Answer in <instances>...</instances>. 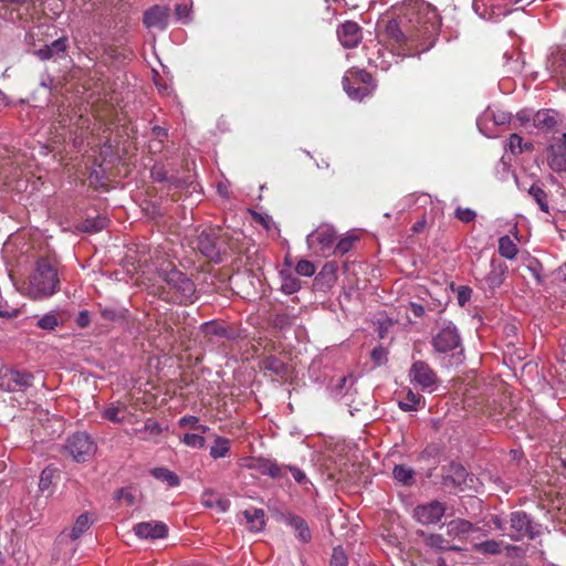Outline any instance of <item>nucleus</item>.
Here are the masks:
<instances>
[{"mask_svg":"<svg viewBox=\"0 0 566 566\" xmlns=\"http://www.w3.org/2000/svg\"><path fill=\"white\" fill-rule=\"evenodd\" d=\"M116 497L118 500H124L129 505L134 504V502H135L134 494L125 491L124 489H120L117 491Z\"/></svg>","mask_w":566,"mask_h":566,"instance_id":"4d7b16f0","label":"nucleus"},{"mask_svg":"<svg viewBox=\"0 0 566 566\" xmlns=\"http://www.w3.org/2000/svg\"><path fill=\"white\" fill-rule=\"evenodd\" d=\"M423 402L424 400L422 396L415 394L409 389L405 400L399 402V407L403 411H412L417 410Z\"/></svg>","mask_w":566,"mask_h":566,"instance_id":"72a5a7b5","label":"nucleus"},{"mask_svg":"<svg viewBox=\"0 0 566 566\" xmlns=\"http://www.w3.org/2000/svg\"><path fill=\"white\" fill-rule=\"evenodd\" d=\"M473 482L467 469L460 463H450L442 468V485L450 491H464Z\"/></svg>","mask_w":566,"mask_h":566,"instance_id":"39448f33","label":"nucleus"},{"mask_svg":"<svg viewBox=\"0 0 566 566\" xmlns=\"http://www.w3.org/2000/svg\"><path fill=\"white\" fill-rule=\"evenodd\" d=\"M560 61L563 69L559 71L562 77L566 81V50L560 52Z\"/></svg>","mask_w":566,"mask_h":566,"instance_id":"69168bd1","label":"nucleus"},{"mask_svg":"<svg viewBox=\"0 0 566 566\" xmlns=\"http://www.w3.org/2000/svg\"><path fill=\"white\" fill-rule=\"evenodd\" d=\"M150 176H151L153 180L156 182H164V181L169 180V178L167 176V170L161 165H155L151 168Z\"/></svg>","mask_w":566,"mask_h":566,"instance_id":"8fccbe9b","label":"nucleus"},{"mask_svg":"<svg viewBox=\"0 0 566 566\" xmlns=\"http://www.w3.org/2000/svg\"><path fill=\"white\" fill-rule=\"evenodd\" d=\"M454 216L457 219H459L460 221H462L464 223H470V222L474 221V219L476 218V213L474 210H472L470 208H462V207H458L455 209Z\"/></svg>","mask_w":566,"mask_h":566,"instance_id":"79ce46f5","label":"nucleus"},{"mask_svg":"<svg viewBox=\"0 0 566 566\" xmlns=\"http://www.w3.org/2000/svg\"><path fill=\"white\" fill-rule=\"evenodd\" d=\"M426 219L422 218L421 220L417 221L416 223H413V226L411 227V230L412 232L415 233H419L423 230V228L426 227Z\"/></svg>","mask_w":566,"mask_h":566,"instance_id":"0e129e2a","label":"nucleus"},{"mask_svg":"<svg viewBox=\"0 0 566 566\" xmlns=\"http://www.w3.org/2000/svg\"><path fill=\"white\" fill-rule=\"evenodd\" d=\"M410 381L417 384L422 390L432 392L439 385L437 373L424 360H417L409 370Z\"/></svg>","mask_w":566,"mask_h":566,"instance_id":"423d86ee","label":"nucleus"},{"mask_svg":"<svg viewBox=\"0 0 566 566\" xmlns=\"http://www.w3.org/2000/svg\"><path fill=\"white\" fill-rule=\"evenodd\" d=\"M101 315L103 318H105L107 321H115L118 317L117 312L113 308L102 310Z\"/></svg>","mask_w":566,"mask_h":566,"instance_id":"052dcab7","label":"nucleus"},{"mask_svg":"<svg viewBox=\"0 0 566 566\" xmlns=\"http://www.w3.org/2000/svg\"><path fill=\"white\" fill-rule=\"evenodd\" d=\"M181 442L190 448L203 449L206 447V439L202 434L198 433H186Z\"/></svg>","mask_w":566,"mask_h":566,"instance_id":"e433bc0d","label":"nucleus"},{"mask_svg":"<svg viewBox=\"0 0 566 566\" xmlns=\"http://www.w3.org/2000/svg\"><path fill=\"white\" fill-rule=\"evenodd\" d=\"M355 240L356 239L354 237H347V238L340 239L334 248V254L335 255H344L345 253H347L353 248Z\"/></svg>","mask_w":566,"mask_h":566,"instance_id":"58836bf2","label":"nucleus"},{"mask_svg":"<svg viewBox=\"0 0 566 566\" xmlns=\"http://www.w3.org/2000/svg\"><path fill=\"white\" fill-rule=\"evenodd\" d=\"M250 531L261 532L265 526V513L262 509H248L243 512Z\"/></svg>","mask_w":566,"mask_h":566,"instance_id":"4be33fe9","label":"nucleus"},{"mask_svg":"<svg viewBox=\"0 0 566 566\" xmlns=\"http://www.w3.org/2000/svg\"><path fill=\"white\" fill-rule=\"evenodd\" d=\"M331 566H347L348 559L342 547H335L331 558Z\"/></svg>","mask_w":566,"mask_h":566,"instance_id":"c03bdc74","label":"nucleus"},{"mask_svg":"<svg viewBox=\"0 0 566 566\" xmlns=\"http://www.w3.org/2000/svg\"><path fill=\"white\" fill-rule=\"evenodd\" d=\"M120 411L122 409L119 407H109L104 410L103 417L114 423H122L124 421V417H119Z\"/></svg>","mask_w":566,"mask_h":566,"instance_id":"de8ad7c7","label":"nucleus"},{"mask_svg":"<svg viewBox=\"0 0 566 566\" xmlns=\"http://www.w3.org/2000/svg\"><path fill=\"white\" fill-rule=\"evenodd\" d=\"M287 470L292 473L294 480L298 484H304L307 482L306 474L297 467L287 465Z\"/></svg>","mask_w":566,"mask_h":566,"instance_id":"864d4df0","label":"nucleus"},{"mask_svg":"<svg viewBox=\"0 0 566 566\" xmlns=\"http://www.w3.org/2000/svg\"><path fill=\"white\" fill-rule=\"evenodd\" d=\"M528 195L535 200L543 212L549 213L548 196L544 189L537 185H532Z\"/></svg>","mask_w":566,"mask_h":566,"instance_id":"2f4dec72","label":"nucleus"},{"mask_svg":"<svg viewBox=\"0 0 566 566\" xmlns=\"http://www.w3.org/2000/svg\"><path fill=\"white\" fill-rule=\"evenodd\" d=\"M135 534L139 538L159 539L168 535V527L164 522H140L134 526Z\"/></svg>","mask_w":566,"mask_h":566,"instance_id":"ddd939ff","label":"nucleus"},{"mask_svg":"<svg viewBox=\"0 0 566 566\" xmlns=\"http://www.w3.org/2000/svg\"><path fill=\"white\" fill-rule=\"evenodd\" d=\"M139 431L145 432L150 437H158L159 434H161L163 428L157 421L153 419H147L146 422L144 423L143 429H140Z\"/></svg>","mask_w":566,"mask_h":566,"instance_id":"37998d69","label":"nucleus"},{"mask_svg":"<svg viewBox=\"0 0 566 566\" xmlns=\"http://www.w3.org/2000/svg\"><path fill=\"white\" fill-rule=\"evenodd\" d=\"M55 472L56 470L52 468H45L42 471L39 481V488L41 491H46L51 488Z\"/></svg>","mask_w":566,"mask_h":566,"instance_id":"4c0bfd02","label":"nucleus"},{"mask_svg":"<svg viewBox=\"0 0 566 566\" xmlns=\"http://www.w3.org/2000/svg\"><path fill=\"white\" fill-rule=\"evenodd\" d=\"M33 2V0H0V17L4 20L15 21L20 18V13L15 9H9V6H23Z\"/></svg>","mask_w":566,"mask_h":566,"instance_id":"b1692460","label":"nucleus"},{"mask_svg":"<svg viewBox=\"0 0 566 566\" xmlns=\"http://www.w3.org/2000/svg\"><path fill=\"white\" fill-rule=\"evenodd\" d=\"M311 239L312 242L318 243L322 252H325L326 250L332 249L336 240V232L333 228L322 227L311 234Z\"/></svg>","mask_w":566,"mask_h":566,"instance_id":"aec40b11","label":"nucleus"},{"mask_svg":"<svg viewBox=\"0 0 566 566\" xmlns=\"http://www.w3.org/2000/svg\"><path fill=\"white\" fill-rule=\"evenodd\" d=\"M59 324V321L55 315L49 314L44 315L42 318L38 321V326L42 329H54Z\"/></svg>","mask_w":566,"mask_h":566,"instance_id":"09e8293b","label":"nucleus"},{"mask_svg":"<svg viewBox=\"0 0 566 566\" xmlns=\"http://www.w3.org/2000/svg\"><path fill=\"white\" fill-rule=\"evenodd\" d=\"M199 422V418L196 416H185L178 420V426L180 428H195V426Z\"/></svg>","mask_w":566,"mask_h":566,"instance_id":"6e6d98bb","label":"nucleus"},{"mask_svg":"<svg viewBox=\"0 0 566 566\" xmlns=\"http://www.w3.org/2000/svg\"><path fill=\"white\" fill-rule=\"evenodd\" d=\"M460 344V334L451 322L444 323L431 339L432 347L440 354L452 352L458 348Z\"/></svg>","mask_w":566,"mask_h":566,"instance_id":"0eeeda50","label":"nucleus"},{"mask_svg":"<svg viewBox=\"0 0 566 566\" xmlns=\"http://www.w3.org/2000/svg\"><path fill=\"white\" fill-rule=\"evenodd\" d=\"M109 219L106 216L87 218L81 224V230L87 233H96L107 228Z\"/></svg>","mask_w":566,"mask_h":566,"instance_id":"a878e982","label":"nucleus"},{"mask_svg":"<svg viewBox=\"0 0 566 566\" xmlns=\"http://www.w3.org/2000/svg\"><path fill=\"white\" fill-rule=\"evenodd\" d=\"M446 513V505L439 501H431L423 505H418L413 511V516L420 524L430 525L440 522Z\"/></svg>","mask_w":566,"mask_h":566,"instance_id":"f8f14e48","label":"nucleus"},{"mask_svg":"<svg viewBox=\"0 0 566 566\" xmlns=\"http://www.w3.org/2000/svg\"><path fill=\"white\" fill-rule=\"evenodd\" d=\"M518 249L509 235L499 239V254L507 260H513L517 255Z\"/></svg>","mask_w":566,"mask_h":566,"instance_id":"bb28decb","label":"nucleus"},{"mask_svg":"<svg viewBox=\"0 0 566 566\" xmlns=\"http://www.w3.org/2000/svg\"><path fill=\"white\" fill-rule=\"evenodd\" d=\"M511 533L509 536L513 541H521L524 537L535 538L537 532L534 531V524L530 515L523 511H515L510 514Z\"/></svg>","mask_w":566,"mask_h":566,"instance_id":"6e6552de","label":"nucleus"},{"mask_svg":"<svg viewBox=\"0 0 566 566\" xmlns=\"http://www.w3.org/2000/svg\"><path fill=\"white\" fill-rule=\"evenodd\" d=\"M272 460L269 459H258L254 468L259 470L262 474L268 475V470Z\"/></svg>","mask_w":566,"mask_h":566,"instance_id":"13d9d810","label":"nucleus"},{"mask_svg":"<svg viewBox=\"0 0 566 566\" xmlns=\"http://www.w3.org/2000/svg\"><path fill=\"white\" fill-rule=\"evenodd\" d=\"M36 55L41 59V60H49L51 57H53V53L52 51L48 48V45H45L44 48L40 49L36 51Z\"/></svg>","mask_w":566,"mask_h":566,"instance_id":"680f3d73","label":"nucleus"},{"mask_svg":"<svg viewBox=\"0 0 566 566\" xmlns=\"http://www.w3.org/2000/svg\"><path fill=\"white\" fill-rule=\"evenodd\" d=\"M151 475L159 480L165 482L168 486L175 488L180 484L179 476L171 470L165 467L154 468L150 471Z\"/></svg>","mask_w":566,"mask_h":566,"instance_id":"393cba45","label":"nucleus"},{"mask_svg":"<svg viewBox=\"0 0 566 566\" xmlns=\"http://www.w3.org/2000/svg\"><path fill=\"white\" fill-rule=\"evenodd\" d=\"M301 289V281L293 275H285L282 277L281 290L285 294L290 295L297 292Z\"/></svg>","mask_w":566,"mask_h":566,"instance_id":"c9c22d12","label":"nucleus"},{"mask_svg":"<svg viewBox=\"0 0 566 566\" xmlns=\"http://www.w3.org/2000/svg\"><path fill=\"white\" fill-rule=\"evenodd\" d=\"M20 310L19 308H8L7 305H3L1 302H0V317L2 318H15L20 315Z\"/></svg>","mask_w":566,"mask_h":566,"instance_id":"5fc2aeb1","label":"nucleus"},{"mask_svg":"<svg viewBox=\"0 0 566 566\" xmlns=\"http://www.w3.org/2000/svg\"><path fill=\"white\" fill-rule=\"evenodd\" d=\"M154 286L155 294L169 303L187 305L197 298L193 281L171 262H163L157 269Z\"/></svg>","mask_w":566,"mask_h":566,"instance_id":"f257e3e1","label":"nucleus"},{"mask_svg":"<svg viewBox=\"0 0 566 566\" xmlns=\"http://www.w3.org/2000/svg\"><path fill=\"white\" fill-rule=\"evenodd\" d=\"M403 21L401 19H390L385 24V36L398 48L407 44L409 35L402 30Z\"/></svg>","mask_w":566,"mask_h":566,"instance_id":"dca6fc26","label":"nucleus"},{"mask_svg":"<svg viewBox=\"0 0 566 566\" xmlns=\"http://www.w3.org/2000/svg\"><path fill=\"white\" fill-rule=\"evenodd\" d=\"M59 287V262L55 258L40 256L29 276L27 295L33 300H42L54 295Z\"/></svg>","mask_w":566,"mask_h":566,"instance_id":"f03ea898","label":"nucleus"},{"mask_svg":"<svg viewBox=\"0 0 566 566\" xmlns=\"http://www.w3.org/2000/svg\"><path fill=\"white\" fill-rule=\"evenodd\" d=\"M48 48L52 51L53 56L59 55L60 53H64L67 48V39L60 38L48 45Z\"/></svg>","mask_w":566,"mask_h":566,"instance_id":"3c124183","label":"nucleus"},{"mask_svg":"<svg viewBox=\"0 0 566 566\" xmlns=\"http://www.w3.org/2000/svg\"><path fill=\"white\" fill-rule=\"evenodd\" d=\"M230 444L228 438L217 436L213 446L210 448V457L214 460L227 457L230 452Z\"/></svg>","mask_w":566,"mask_h":566,"instance_id":"c85d7f7f","label":"nucleus"},{"mask_svg":"<svg viewBox=\"0 0 566 566\" xmlns=\"http://www.w3.org/2000/svg\"><path fill=\"white\" fill-rule=\"evenodd\" d=\"M286 471L287 465L279 464L277 462L272 461L268 470V475L271 476L272 479L280 480L285 478Z\"/></svg>","mask_w":566,"mask_h":566,"instance_id":"ea45409f","label":"nucleus"},{"mask_svg":"<svg viewBox=\"0 0 566 566\" xmlns=\"http://www.w3.org/2000/svg\"><path fill=\"white\" fill-rule=\"evenodd\" d=\"M216 505L219 507L220 511L224 512L229 507V501L219 499V500H217Z\"/></svg>","mask_w":566,"mask_h":566,"instance_id":"774afa93","label":"nucleus"},{"mask_svg":"<svg viewBox=\"0 0 566 566\" xmlns=\"http://www.w3.org/2000/svg\"><path fill=\"white\" fill-rule=\"evenodd\" d=\"M260 367L281 378L287 374V365L281 358L273 355L264 357L260 361Z\"/></svg>","mask_w":566,"mask_h":566,"instance_id":"412c9836","label":"nucleus"},{"mask_svg":"<svg viewBox=\"0 0 566 566\" xmlns=\"http://www.w3.org/2000/svg\"><path fill=\"white\" fill-rule=\"evenodd\" d=\"M342 84L347 95L355 101H363L375 88L371 74L357 67H352L345 73Z\"/></svg>","mask_w":566,"mask_h":566,"instance_id":"7ed1b4c3","label":"nucleus"},{"mask_svg":"<svg viewBox=\"0 0 566 566\" xmlns=\"http://www.w3.org/2000/svg\"><path fill=\"white\" fill-rule=\"evenodd\" d=\"M424 536V543L431 548H434L437 551H459L460 548L458 546H449L447 539L441 534H426Z\"/></svg>","mask_w":566,"mask_h":566,"instance_id":"cd10ccee","label":"nucleus"},{"mask_svg":"<svg viewBox=\"0 0 566 566\" xmlns=\"http://www.w3.org/2000/svg\"><path fill=\"white\" fill-rule=\"evenodd\" d=\"M410 310L416 317H421L424 314L423 306L418 303H410Z\"/></svg>","mask_w":566,"mask_h":566,"instance_id":"e2e57ef3","label":"nucleus"},{"mask_svg":"<svg viewBox=\"0 0 566 566\" xmlns=\"http://www.w3.org/2000/svg\"><path fill=\"white\" fill-rule=\"evenodd\" d=\"M286 523L293 528L295 536L303 543H308L312 538V534L308 527L307 522L294 514H289L286 516Z\"/></svg>","mask_w":566,"mask_h":566,"instance_id":"6ab92c4d","label":"nucleus"},{"mask_svg":"<svg viewBox=\"0 0 566 566\" xmlns=\"http://www.w3.org/2000/svg\"><path fill=\"white\" fill-rule=\"evenodd\" d=\"M471 295H472V290L469 286H465V285L459 286L458 295H457L458 303L461 306H463L467 302L470 301Z\"/></svg>","mask_w":566,"mask_h":566,"instance_id":"603ef678","label":"nucleus"},{"mask_svg":"<svg viewBox=\"0 0 566 566\" xmlns=\"http://www.w3.org/2000/svg\"><path fill=\"white\" fill-rule=\"evenodd\" d=\"M492 524H493V525H494V527H495L496 530H499V531H504V528H505V527H504V523H503L502 518H501V517H499V516H493V517H492Z\"/></svg>","mask_w":566,"mask_h":566,"instance_id":"338daca9","label":"nucleus"},{"mask_svg":"<svg viewBox=\"0 0 566 566\" xmlns=\"http://www.w3.org/2000/svg\"><path fill=\"white\" fill-rule=\"evenodd\" d=\"M197 248L210 261H222L221 241L214 230H203L198 237Z\"/></svg>","mask_w":566,"mask_h":566,"instance_id":"1a4fd4ad","label":"nucleus"},{"mask_svg":"<svg viewBox=\"0 0 566 566\" xmlns=\"http://www.w3.org/2000/svg\"><path fill=\"white\" fill-rule=\"evenodd\" d=\"M90 526L91 521L87 513L81 514L69 533V537L73 541L80 538L90 528Z\"/></svg>","mask_w":566,"mask_h":566,"instance_id":"7c9ffc66","label":"nucleus"},{"mask_svg":"<svg viewBox=\"0 0 566 566\" xmlns=\"http://www.w3.org/2000/svg\"><path fill=\"white\" fill-rule=\"evenodd\" d=\"M295 271L302 276H312L315 273V265L307 260H301L297 262Z\"/></svg>","mask_w":566,"mask_h":566,"instance_id":"a19ab883","label":"nucleus"},{"mask_svg":"<svg viewBox=\"0 0 566 566\" xmlns=\"http://www.w3.org/2000/svg\"><path fill=\"white\" fill-rule=\"evenodd\" d=\"M33 382V375L28 371L6 369L0 375V385L8 391H23Z\"/></svg>","mask_w":566,"mask_h":566,"instance_id":"9d476101","label":"nucleus"},{"mask_svg":"<svg viewBox=\"0 0 566 566\" xmlns=\"http://www.w3.org/2000/svg\"><path fill=\"white\" fill-rule=\"evenodd\" d=\"M547 165L555 172H566V133L547 148Z\"/></svg>","mask_w":566,"mask_h":566,"instance_id":"9b49d317","label":"nucleus"},{"mask_svg":"<svg viewBox=\"0 0 566 566\" xmlns=\"http://www.w3.org/2000/svg\"><path fill=\"white\" fill-rule=\"evenodd\" d=\"M392 475L395 480L402 483L403 485H412L415 482V471L413 469L405 465L397 464L394 467Z\"/></svg>","mask_w":566,"mask_h":566,"instance_id":"c756f323","label":"nucleus"},{"mask_svg":"<svg viewBox=\"0 0 566 566\" xmlns=\"http://www.w3.org/2000/svg\"><path fill=\"white\" fill-rule=\"evenodd\" d=\"M559 122V115L554 109H541L533 116V125L539 130L552 132L554 130Z\"/></svg>","mask_w":566,"mask_h":566,"instance_id":"f3484780","label":"nucleus"},{"mask_svg":"<svg viewBox=\"0 0 566 566\" xmlns=\"http://www.w3.org/2000/svg\"><path fill=\"white\" fill-rule=\"evenodd\" d=\"M200 331L207 338H211L213 336L220 338H231L229 335L228 328L217 321L205 322L200 325Z\"/></svg>","mask_w":566,"mask_h":566,"instance_id":"5701e85b","label":"nucleus"},{"mask_svg":"<svg viewBox=\"0 0 566 566\" xmlns=\"http://www.w3.org/2000/svg\"><path fill=\"white\" fill-rule=\"evenodd\" d=\"M507 149L513 155H520L524 150L533 149V145L531 143L523 144V138L518 134H511L507 142Z\"/></svg>","mask_w":566,"mask_h":566,"instance_id":"473e14b6","label":"nucleus"},{"mask_svg":"<svg viewBox=\"0 0 566 566\" xmlns=\"http://www.w3.org/2000/svg\"><path fill=\"white\" fill-rule=\"evenodd\" d=\"M76 323L80 327H86L90 324V315L87 311L80 312Z\"/></svg>","mask_w":566,"mask_h":566,"instance_id":"bf43d9fd","label":"nucleus"},{"mask_svg":"<svg viewBox=\"0 0 566 566\" xmlns=\"http://www.w3.org/2000/svg\"><path fill=\"white\" fill-rule=\"evenodd\" d=\"M501 542L489 539L473 545L474 551L482 554L496 555L501 553Z\"/></svg>","mask_w":566,"mask_h":566,"instance_id":"f704fd0d","label":"nucleus"},{"mask_svg":"<svg viewBox=\"0 0 566 566\" xmlns=\"http://www.w3.org/2000/svg\"><path fill=\"white\" fill-rule=\"evenodd\" d=\"M486 115H491L493 122L495 125L497 126H503V125H506L511 122V117L512 115L507 112H504V111H499V112H488Z\"/></svg>","mask_w":566,"mask_h":566,"instance_id":"49530a36","label":"nucleus"},{"mask_svg":"<svg viewBox=\"0 0 566 566\" xmlns=\"http://www.w3.org/2000/svg\"><path fill=\"white\" fill-rule=\"evenodd\" d=\"M169 9L165 6H154L144 13L143 22L148 29L165 30L168 24Z\"/></svg>","mask_w":566,"mask_h":566,"instance_id":"2eb2a0df","label":"nucleus"},{"mask_svg":"<svg viewBox=\"0 0 566 566\" xmlns=\"http://www.w3.org/2000/svg\"><path fill=\"white\" fill-rule=\"evenodd\" d=\"M338 39L344 48H356L361 41V28L354 21L344 22L337 31Z\"/></svg>","mask_w":566,"mask_h":566,"instance_id":"4468645a","label":"nucleus"},{"mask_svg":"<svg viewBox=\"0 0 566 566\" xmlns=\"http://www.w3.org/2000/svg\"><path fill=\"white\" fill-rule=\"evenodd\" d=\"M96 443L86 432H75L69 437L65 450L76 462L88 461L96 451Z\"/></svg>","mask_w":566,"mask_h":566,"instance_id":"20e7f679","label":"nucleus"},{"mask_svg":"<svg viewBox=\"0 0 566 566\" xmlns=\"http://www.w3.org/2000/svg\"><path fill=\"white\" fill-rule=\"evenodd\" d=\"M370 357L377 366H380L387 361L388 350L382 346L375 347L371 350Z\"/></svg>","mask_w":566,"mask_h":566,"instance_id":"a18cd8bd","label":"nucleus"},{"mask_svg":"<svg viewBox=\"0 0 566 566\" xmlns=\"http://www.w3.org/2000/svg\"><path fill=\"white\" fill-rule=\"evenodd\" d=\"M475 530L476 527L470 521L463 518L452 520L447 525L448 535L459 539L467 538Z\"/></svg>","mask_w":566,"mask_h":566,"instance_id":"a211bd4d","label":"nucleus"}]
</instances>
